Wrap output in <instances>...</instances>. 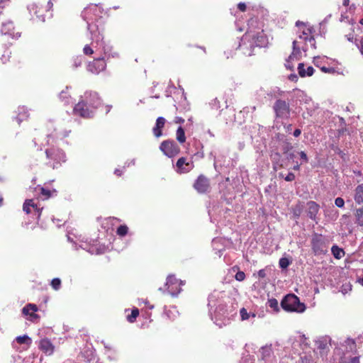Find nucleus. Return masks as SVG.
Segmentation results:
<instances>
[{
	"mask_svg": "<svg viewBox=\"0 0 363 363\" xmlns=\"http://www.w3.org/2000/svg\"><path fill=\"white\" fill-rule=\"evenodd\" d=\"M98 10L96 5H91L87 8H86L82 16L84 21L87 22V28L90 32L91 38L94 40L92 45L96 50H101V52H104V57L102 58L95 59L92 62H90L88 65L87 69L89 72L94 74H99L100 72L103 71L106 68V62L104 61V57H117L118 56V52H112V47L109 45H104V42L103 41V38L100 36V35H96L94 30V26H91L89 23V21L92 20V18L90 16L91 13L96 12Z\"/></svg>",
	"mask_w": 363,
	"mask_h": 363,
	"instance_id": "nucleus-1",
	"label": "nucleus"
},
{
	"mask_svg": "<svg viewBox=\"0 0 363 363\" xmlns=\"http://www.w3.org/2000/svg\"><path fill=\"white\" fill-rule=\"evenodd\" d=\"M100 104L101 100L97 93L86 91L81 96L78 104L75 105L74 113L83 118H90Z\"/></svg>",
	"mask_w": 363,
	"mask_h": 363,
	"instance_id": "nucleus-2",
	"label": "nucleus"
},
{
	"mask_svg": "<svg viewBox=\"0 0 363 363\" xmlns=\"http://www.w3.org/2000/svg\"><path fill=\"white\" fill-rule=\"evenodd\" d=\"M296 26H301V33L298 35V40H294L293 41V52L289 56V58H292L293 56L300 55L301 49L306 52L308 49L307 45V40L311 34V30L309 28H306V25L303 22L297 21L296 23Z\"/></svg>",
	"mask_w": 363,
	"mask_h": 363,
	"instance_id": "nucleus-3",
	"label": "nucleus"
},
{
	"mask_svg": "<svg viewBox=\"0 0 363 363\" xmlns=\"http://www.w3.org/2000/svg\"><path fill=\"white\" fill-rule=\"evenodd\" d=\"M223 297V293L217 291H214L208 297V306L210 308V311H211L213 308H216L214 310L215 313V323L218 325L219 327H222V324L218 323V316L224 315L225 312L220 313L224 309V306L221 304L220 298Z\"/></svg>",
	"mask_w": 363,
	"mask_h": 363,
	"instance_id": "nucleus-4",
	"label": "nucleus"
},
{
	"mask_svg": "<svg viewBox=\"0 0 363 363\" xmlns=\"http://www.w3.org/2000/svg\"><path fill=\"white\" fill-rule=\"evenodd\" d=\"M281 307L286 311L302 313L306 310L304 303L300 302L294 294L286 295L281 303Z\"/></svg>",
	"mask_w": 363,
	"mask_h": 363,
	"instance_id": "nucleus-5",
	"label": "nucleus"
},
{
	"mask_svg": "<svg viewBox=\"0 0 363 363\" xmlns=\"http://www.w3.org/2000/svg\"><path fill=\"white\" fill-rule=\"evenodd\" d=\"M244 40L250 41L255 47H265L268 43V39L263 30H249L244 35Z\"/></svg>",
	"mask_w": 363,
	"mask_h": 363,
	"instance_id": "nucleus-6",
	"label": "nucleus"
},
{
	"mask_svg": "<svg viewBox=\"0 0 363 363\" xmlns=\"http://www.w3.org/2000/svg\"><path fill=\"white\" fill-rule=\"evenodd\" d=\"M311 247L315 255L325 254L328 251V243L322 235L315 234L311 240Z\"/></svg>",
	"mask_w": 363,
	"mask_h": 363,
	"instance_id": "nucleus-7",
	"label": "nucleus"
},
{
	"mask_svg": "<svg viewBox=\"0 0 363 363\" xmlns=\"http://www.w3.org/2000/svg\"><path fill=\"white\" fill-rule=\"evenodd\" d=\"M182 285H184L183 281L177 279L174 275H169L165 284L168 293L172 296H177L180 293Z\"/></svg>",
	"mask_w": 363,
	"mask_h": 363,
	"instance_id": "nucleus-8",
	"label": "nucleus"
},
{
	"mask_svg": "<svg viewBox=\"0 0 363 363\" xmlns=\"http://www.w3.org/2000/svg\"><path fill=\"white\" fill-rule=\"evenodd\" d=\"M160 150L168 157L176 156L180 151L179 147L173 140H164L160 147Z\"/></svg>",
	"mask_w": 363,
	"mask_h": 363,
	"instance_id": "nucleus-9",
	"label": "nucleus"
},
{
	"mask_svg": "<svg viewBox=\"0 0 363 363\" xmlns=\"http://www.w3.org/2000/svg\"><path fill=\"white\" fill-rule=\"evenodd\" d=\"M46 155L48 159L53 160L55 162L52 164V168H56L61 162L66 161V155L63 151L60 149L51 148L46 150Z\"/></svg>",
	"mask_w": 363,
	"mask_h": 363,
	"instance_id": "nucleus-10",
	"label": "nucleus"
},
{
	"mask_svg": "<svg viewBox=\"0 0 363 363\" xmlns=\"http://www.w3.org/2000/svg\"><path fill=\"white\" fill-rule=\"evenodd\" d=\"M274 110L277 117L287 118L289 116V106L285 101L277 100L274 105Z\"/></svg>",
	"mask_w": 363,
	"mask_h": 363,
	"instance_id": "nucleus-11",
	"label": "nucleus"
},
{
	"mask_svg": "<svg viewBox=\"0 0 363 363\" xmlns=\"http://www.w3.org/2000/svg\"><path fill=\"white\" fill-rule=\"evenodd\" d=\"M260 359L265 363H273L275 361V356L272 349V345H265L260 348Z\"/></svg>",
	"mask_w": 363,
	"mask_h": 363,
	"instance_id": "nucleus-12",
	"label": "nucleus"
},
{
	"mask_svg": "<svg viewBox=\"0 0 363 363\" xmlns=\"http://www.w3.org/2000/svg\"><path fill=\"white\" fill-rule=\"evenodd\" d=\"M194 167V163L191 159L187 160L185 157H181L177 162V172L179 173H186L189 172Z\"/></svg>",
	"mask_w": 363,
	"mask_h": 363,
	"instance_id": "nucleus-13",
	"label": "nucleus"
},
{
	"mask_svg": "<svg viewBox=\"0 0 363 363\" xmlns=\"http://www.w3.org/2000/svg\"><path fill=\"white\" fill-rule=\"evenodd\" d=\"M38 311V307L35 304L28 303L22 309V313L27 319L30 321H35L38 318V315L35 313Z\"/></svg>",
	"mask_w": 363,
	"mask_h": 363,
	"instance_id": "nucleus-14",
	"label": "nucleus"
},
{
	"mask_svg": "<svg viewBox=\"0 0 363 363\" xmlns=\"http://www.w3.org/2000/svg\"><path fill=\"white\" fill-rule=\"evenodd\" d=\"M307 207V215L308 216L313 220L315 221L316 223L318 222V219L317 218V214L319 211L320 206L315 201H308L306 204Z\"/></svg>",
	"mask_w": 363,
	"mask_h": 363,
	"instance_id": "nucleus-15",
	"label": "nucleus"
},
{
	"mask_svg": "<svg viewBox=\"0 0 363 363\" xmlns=\"http://www.w3.org/2000/svg\"><path fill=\"white\" fill-rule=\"evenodd\" d=\"M209 181L208 179L203 176L200 175L194 183L195 189L199 193H205L209 189Z\"/></svg>",
	"mask_w": 363,
	"mask_h": 363,
	"instance_id": "nucleus-16",
	"label": "nucleus"
},
{
	"mask_svg": "<svg viewBox=\"0 0 363 363\" xmlns=\"http://www.w3.org/2000/svg\"><path fill=\"white\" fill-rule=\"evenodd\" d=\"M13 30L14 26L12 21H8L1 23V28L0 32L2 35H8L12 38L19 37V34L18 33H15Z\"/></svg>",
	"mask_w": 363,
	"mask_h": 363,
	"instance_id": "nucleus-17",
	"label": "nucleus"
},
{
	"mask_svg": "<svg viewBox=\"0 0 363 363\" xmlns=\"http://www.w3.org/2000/svg\"><path fill=\"white\" fill-rule=\"evenodd\" d=\"M242 43L239 44V48L242 53L247 56H251L253 54L254 45L250 41L245 40L244 37L241 40Z\"/></svg>",
	"mask_w": 363,
	"mask_h": 363,
	"instance_id": "nucleus-18",
	"label": "nucleus"
},
{
	"mask_svg": "<svg viewBox=\"0 0 363 363\" xmlns=\"http://www.w3.org/2000/svg\"><path fill=\"white\" fill-rule=\"evenodd\" d=\"M28 10L30 13V14L32 16L33 13L36 16V18L42 21H45V18L43 15L40 14L41 8L39 7V5L36 2H33L28 4Z\"/></svg>",
	"mask_w": 363,
	"mask_h": 363,
	"instance_id": "nucleus-19",
	"label": "nucleus"
},
{
	"mask_svg": "<svg viewBox=\"0 0 363 363\" xmlns=\"http://www.w3.org/2000/svg\"><path fill=\"white\" fill-rule=\"evenodd\" d=\"M166 120L163 117L157 118L155 126L153 128V134L156 138H160L162 135V129L164 128Z\"/></svg>",
	"mask_w": 363,
	"mask_h": 363,
	"instance_id": "nucleus-20",
	"label": "nucleus"
},
{
	"mask_svg": "<svg viewBox=\"0 0 363 363\" xmlns=\"http://www.w3.org/2000/svg\"><path fill=\"white\" fill-rule=\"evenodd\" d=\"M40 348L47 354H52L54 351V346L48 339H43L40 342Z\"/></svg>",
	"mask_w": 363,
	"mask_h": 363,
	"instance_id": "nucleus-21",
	"label": "nucleus"
},
{
	"mask_svg": "<svg viewBox=\"0 0 363 363\" xmlns=\"http://www.w3.org/2000/svg\"><path fill=\"white\" fill-rule=\"evenodd\" d=\"M298 74L301 77H305L306 76H311L313 74L314 69L309 66L305 69V66L303 63H299L298 66Z\"/></svg>",
	"mask_w": 363,
	"mask_h": 363,
	"instance_id": "nucleus-22",
	"label": "nucleus"
},
{
	"mask_svg": "<svg viewBox=\"0 0 363 363\" xmlns=\"http://www.w3.org/2000/svg\"><path fill=\"white\" fill-rule=\"evenodd\" d=\"M30 208H33L35 211H36L38 213V215H40V211L42 209H40L38 208L37 205L34 203L33 199H28L26 200V201L23 203V211L27 213H30Z\"/></svg>",
	"mask_w": 363,
	"mask_h": 363,
	"instance_id": "nucleus-23",
	"label": "nucleus"
},
{
	"mask_svg": "<svg viewBox=\"0 0 363 363\" xmlns=\"http://www.w3.org/2000/svg\"><path fill=\"white\" fill-rule=\"evenodd\" d=\"M354 191V199L355 202L358 204L363 203V184L358 185Z\"/></svg>",
	"mask_w": 363,
	"mask_h": 363,
	"instance_id": "nucleus-24",
	"label": "nucleus"
},
{
	"mask_svg": "<svg viewBox=\"0 0 363 363\" xmlns=\"http://www.w3.org/2000/svg\"><path fill=\"white\" fill-rule=\"evenodd\" d=\"M356 223L360 226H363V208H357L354 213Z\"/></svg>",
	"mask_w": 363,
	"mask_h": 363,
	"instance_id": "nucleus-25",
	"label": "nucleus"
},
{
	"mask_svg": "<svg viewBox=\"0 0 363 363\" xmlns=\"http://www.w3.org/2000/svg\"><path fill=\"white\" fill-rule=\"evenodd\" d=\"M331 251L333 256L337 259H340L345 255L343 250L340 248L337 245H333L331 248Z\"/></svg>",
	"mask_w": 363,
	"mask_h": 363,
	"instance_id": "nucleus-26",
	"label": "nucleus"
},
{
	"mask_svg": "<svg viewBox=\"0 0 363 363\" xmlns=\"http://www.w3.org/2000/svg\"><path fill=\"white\" fill-rule=\"evenodd\" d=\"M16 341L18 344H25L28 347H29L31 345L32 340L31 339L26 335H24L23 336H18L16 338Z\"/></svg>",
	"mask_w": 363,
	"mask_h": 363,
	"instance_id": "nucleus-27",
	"label": "nucleus"
},
{
	"mask_svg": "<svg viewBox=\"0 0 363 363\" xmlns=\"http://www.w3.org/2000/svg\"><path fill=\"white\" fill-rule=\"evenodd\" d=\"M177 140L180 143H184L186 140L184 130L182 127H179L177 130Z\"/></svg>",
	"mask_w": 363,
	"mask_h": 363,
	"instance_id": "nucleus-28",
	"label": "nucleus"
},
{
	"mask_svg": "<svg viewBox=\"0 0 363 363\" xmlns=\"http://www.w3.org/2000/svg\"><path fill=\"white\" fill-rule=\"evenodd\" d=\"M240 313L241 319L242 320L249 319L250 316H252V318L255 317V314H254V313L250 314V313H247V310L245 308H242L240 310Z\"/></svg>",
	"mask_w": 363,
	"mask_h": 363,
	"instance_id": "nucleus-29",
	"label": "nucleus"
},
{
	"mask_svg": "<svg viewBox=\"0 0 363 363\" xmlns=\"http://www.w3.org/2000/svg\"><path fill=\"white\" fill-rule=\"evenodd\" d=\"M138 315H139L138 309L134 308V309H133L131 314L130 315H128L127 319L130 323H133V322H135V320L136 318L138 316Z\"/></svg>",
	"mask_w": 363,
	"mask_h": 363,
	"instance_id": "nucleus-30",
	"label": "nucleus"
},
{
	"mask_svg": "<svg viewBox=\"0 0 363 363\" xmlns=\"http://www.w3.org/2000/svg\"><path fill=\"white\" fill-rule=\"evenodd\" d=\"M51 286L55 291L59 290L61 286V280L59 278L53 279L51 281Z\"/></svg>",
	"mask_w": 363,
	"mask_h": 363,
	"instance_id": "nucleus-31",
	"label": "nucleus"
},
{
	"mask_svg": "<svg viewBox=\"0 0 363 363\" xmlns=\"http://www.w3.org/2000/svg\"><path fill=\"white\" fill-rule=\"evenodd\" d=\"M69 95L68 93L65 91H62L60 94V99L62 101H65V104H67L69 103Z\"/></svg>",
	"mask_w": 363,
	"mask_h": 363,
	"instance_id": "nucleus-32",
	"label": "nucleus"
},
{
	"mask_svg": "<svg viewBox=\"0 0 363 363\" xmlns=\"http://www.w3.org/2000/svg\"><path fill=\"white\" fill-rule=\"evenodd\" d=\"M279 264L281 269H286L289 266L290 261L286 257H282L279 259Z\"/></svg>",
	"mask_w": 363,
	"mask_h": 363,
	"instance_id": "nucleus-33",
	"label": "nucleus"
},
{
	"mask_svg": "<svg viewBox=\"0 0 363 363\" xmlns=\"http://www.w3.org/2000/svg\"><path fill=\"white\" fill-rule=\"evenodd\" d=\"M269 306L274 311L279 310L278 301L275 298H271L268 301Z\"/></svg>",
	"mask_w": 363,
	"mask_h": 363,
	"instance_id": "nucleus-34",
	"label": "nucleus"
},
{
	"mask_svg": "<svg viewBox=\"0 0 363 363\" xmlns=\"http://www.w3.org/2000/svg\"><path fill=\"white\" fill-rule=\"evenodd\" d=\"M128 227L126 225H120L117 229V234L120 236H124L128 233Z\"/></svg>",
	"mask_w": 363,
	"mask_h": 363,
	"instance_id": "nucleus-35",
	"label": "nucleus"
},
{
	"mask_svg": "<svg viewBox=\"0 0 363 363\" xmlns=\"http://www.w3.org/2000/svg\"><path fill=\"white\" fill-rule=\"evenodd\" d=\"M41 194L45 196L46 199L50 197L53 194H56V191L53 190L52 191L45 189V188H41Z\"/></svg>",
	"mask_w": 363,
	"mask_h": 363,
	"instance_id": "nucleus-36",
	"label": "nucleus"
},
{
	"mask_svg": "<svg viewBox=\"0 0 363 363\" xmlns=\"http://www.w3.org/2000/svg\"><path fill=\"white\" fill-rule=\"evenodd\" d=\"M240 363H254V359L250 354H246L242 357Z\"/></svg>",
	"mask_w": 363,
	"mask_h": 363,
	"instance_id": "nucleus-37",
	"label": "nucleus"
},
{
	"mask_svg": "<svg viewBox=\"0 0 363 363\" xmlns=\"http://www.w3.org/2000/svg\"><path fill=\"white\" fill-rule=\"evenodd\" d=\"M335 204L338 208H343L345 206V201L341 197H337L335 199Z\"/></svg>",
	"mask_w": 363,
	"mask_h": 363,
	"instance_id": "nucleus-38",
	"label": "nucleus"
},
{
	"mask_svg": "<svg viewBox=\"0 0 363 363\" xmlns=\"http://www.w3.org/2000/svg\"><path fill=\"white\" fill-rule=\"evenodd\" d=\"M237 281H242L245 279V274L243 272H238L235 276Z\"/></svg>",
	"mask_w": 363,
	"mask_h": 363,
	"instance_id": "nucleus-39",
	"label": "nucleus"
},
{
	"mask_svg": "<svg viewBox=\"0 0 363 363\" xmlns=\"http://www.w3.org/2000/svg\"><path fill=\"white\" fill-rule=\"evenodd\" d=\"M302 363H315L311 356L305 355L301 357Z\"/></svg>",
	"mask_w": 363,
	"mask_h": 363,
	"instance_id": "nucleus-40",
	"label": "nucleus"
},
{
	"mask_svg": "<svg viewBox=\"0 0 363 363\" xmlns=\"http://www.w3.org/2000/svg\"><path fill=\"white\" fill-rule=\"evenodd\" d=\"M83 52L84 55H91L94 53V50L89 45H86L83 49Z\"/></svg>",
	"mask_w": 363,
	"mask_h": 363,
	"instance_id": "nucleus-41",
	"label": "nucleus"
},
{
	"mask_svg": "<svg viewBox=\"0 0 363 363\" xmlns=\"http://www.w3.org/2000/svg\"><path fill=\"white\" fill-rule=\"evenodd\" d=\"M310 44L311 48H315V41L314 38L311 35L307 40V45Z\"/></svg>",
	"mask_w": 363,
	"mask_h": 363,
	"instance_id": "nucleus-42",
	"label": "nucleus"
},
{
	"mask_svg": "<svg viewBox=\"0 0 363 363\" xmlns=\"http://www.w3.org/2000/svg\"><path fill=\"white\" fill-rule=\"evenodd\" d=\"M295 179V175L294 173H289L285 177V180L287 182H292Z\"/></svg>",
	"mask_w": 363,
	"mask_h": 363,
	"instance_id": "nucleus-43",
	"label": "nucleus"
},
{
	"mask_svg": "<svg viewBox=\"0 0 363 363\" xmlns=\"http://www.w3.org/2000/svg\"><path fill=\"white\" fill-rule=\"evenodd\" d=\"M299 155H300L301 159L303 162H308V157H307L306 154L304 152H303V151L300 152Z\"/></svg>",
	"mask_w": 363,
	"mask_h": 363,
	"instance_id": "nucleus-44",
	"label": "nucleus"
},
{
	"mask_svg": "<svg viewBox=\"0 0 363 363\" xmlns=\"http://www.w3.org/2000/svg\"><path fill=\"white\" fill-rule=\"evenodd\" d=\"M298 55L293 56V57H292V58H291V59L289 57V60H287V62H286V65H285L286 67L288 69H292V66L290 65L289 61H290V60H292V59H294V58H298Z\"/></svg>",
	"mask_w": 363,
	"mask_h": 363,
	"instance_id": "nucleus-45",
	"label": "nucleus"
},
{
	"mask_svg": "<svg viewBox=\"0 0 363 363\" xmlns=\"http://www.w3.org/2000/svg\"><path fill=\"white\" fill-rule=\"evenodd\" d=\"M321 60H322V58L320 57H314V59H313L314 65L315 66H317V67H319L320 64V62H321Z\"/></svg>",
	"mask_w": 363,
	"mask_h": 363,
	"instance_id": "nucleus-46",
	"label": "nucleus"
},
{
	"mask_svg": "<svg viewBox=\"0 0 363 363\" xmlns=\"http://www.w3.org/2000/svg\"><path fill=\"white\" fill-rule=\"evenodd\" d=\"M238 7L241 11H245L246 9V5L245 3H239Z\"/></svg>",
	"mask_w": 363,
	"mask_h": 363,
	"instance_id": "nucleus-47",
	"label": "nucleus"
},
{
	"mask_svg": "<svg viewBox=\"0 0 363 363\" xmlns=\"http://www.w3.org/2000/svg\"><path fill=\"white\" fill-rule=\"evenodd\" d=\"M317 344H318V347L321 350H324L327 345L326 343H323L321 341L318 342Z\"/></svg>",
	"mask_w": 363,
	"mask_h": 363,
	"instance_id": "nucleus-48",
	"label": "nucleus"
},
{
	"mask_svg": "<svg viewBox=\"0 0 363 363\" xmlns=\"http://www.w3.org/2000/svg\"><path fill=\"white\" fill-rule=\"evenodd\" d=\"M258 277L259 278H264L266 277V272H265V270L264 269H260L259 272H258Z\"/></svg>",
	"mask_w": 363,
	"mask_h": 363,
	"instance_id": "nucleus-49",
	"label": "nucleus"
},
{
	"mask_svg": "<svg viewBox=\"0 0 363 363\" xmlns=\"http://www.w3.org/2000/svg\"><path fill=\"white\" fill-rule=\"evenodd\" d=\"M81 64H82V57H78V58H77L75 60V61H74V66L76 67H77L80 66Z\"/></svg>",
	"mask_w": 363,
	"mask_h": 363,
	"instance_id": "nucleus-50",
	"label": "nucleus"
},
{
	"mask_svg": "<svg viewBox=\"0 0 363 363\" xmlns=\"http://www.w3.org/2000/svg\"><path fill=\"white\" fill-rule=\"evenodd\" d=\"M27 117H28V115L26 114V113H25V114L23 116H21L20 114L19 116L17 118L18 123H20L24 118H26Z\"/></svg>",
	"mask_w": 363,
	"mask_h": 363,
	"instance_id": "nucleus-51",
	"label": "nucleus"
},
{
	"mask_svg": "<svg viewBox=\"0 0 363 363\" xmlns=\"http://www.w3.org/2000/svg\"><path fill=\"white\" fill-rule=\"evenodd\" d=\"M320 69L325 72V73H330L333 71V69L331 68H328V67H320Z\"/></svg>",
	"mask_w": 363,
	"mask_h": 363,
	"instance_id": "nucleus-52",
	"label": "nucleus"
},
{
	"mask_svg": "<svg viewBox=\"0 0 363 363\" xmlns=\"http://www.w3.org/2000/svg\"><path fill=\"white\" fill-rule=\"evenodd\" d=\"M184 122V119H183L181 117H176L175 118V123H183Z\"/></svg>",
	"mask_w": 363,
	"mask_h": 363,
	"instance_id": "nucleus-53",
	"label": "nucleus"
},
{
	"mask_svg": "<svg viewBox=\"0 0 363 363\" xmlns=\"http://www.w3.org/2000/svg\"><path fill=\"white\" fill-rule=\"evenodd\" d=\"M301 133V130H300V129H296V130H294V135L295 137H298V136H299V135H300Z\"/></svg>",
	"mask_w": 363,
	"mask_h": 363,
	"instance_id": "nucleus-54",
	"label": "nucleus"
},
{
	"mask_svg": "<svg viewBox=\"0 0 363 363\" xmlns=\"http://www.w3.org/2000/svg\"><path fill=\"white\" fill-rule=\"evenodd\" d=\"M53 6V3H52V0H50L48 2V5H47V10H50Z\"/></svg>",
	"mask_w": 363,
	"mask_h": 363,
	"instance_id": "nucleus-55",
	"label": "nucleus"
},
{
	"mask_svg": "<svg viewBox=\"0 0 363 363\" xmlns=\"http://www.w3.org/2000/svg\"><path fill=\"white\" fill-rule=\"evenodd\" d=\"M289 79L291 81H296L297 80V76L296 74H291L289 76Z\"/></svg>",
	"mask_w": 363,
	"mask_h": 363,
	"instance_id": "nucleus-56",
	"label": "nucleus"
},
{
	"mask_svg": "<svg viewBox=\"0 0 363 363\" xmlns=\"http://www.w3.org/2000/svg\"><path fill=\"white\" fill-rule=\"evenodd\" d=\"M114 174H116L117 176H121L122 174V172L118 169H116L114 171Z\"/></svg>",
	"mask_w": 363,
	"mask_h": 363,
	"instance_id": "nucleus-57",
	"label": "nucleus"
},
{
	"mask_svg": "<svg viewBox=\"0 0 363 363\" xmlns=\"http://www.w3.org/2000/svg\"><path fill=\"white\" fill-rule=\"evenodd\" d=\"M360 52L363 55V38L362 39L360 42Z\"/></svg>",
	"mask_w": 363,
	"mask_h": 363,
	"instance_id": "nucleus-58",
	"label": "nucleus"
},
{
	"mask_svg": "<svg viewBox=\"0 0 363 363\" xmlns=\"http://www.w3.org/2000/svg\"><path fill=\"white\" fill-rule=\"evenodd\" d=\"M354 360H357V363H359V358L355 357H353L352 359H351V362L350 363H354Z\"/></svg>",
	"mask_w": 363,
	"mask_h": 363,
	"instance_id": "nucleus-59",
	"label": "nucleus"
},
{
	"mask_svg": "<svg viewBox=\"0 0 363 363\" xmlns=\"http://www.w3.org/2000/svg\"><path fill=\"white\" fill-rule=\"evenodd\" d=\"M349 3H350V0H343V2H342V4L345 6H347L349 5Z\"/></svg>",
	"mask_w": 363,
	"mask_h": 363,
	"instance_id": "nucleus-60",
	"label": "nucleus"
},
{
	"mask_svg": "<svg viewBox=\"0 0 363 363\" xmlns=\"http://www.w3.org/2000/svg\"><path fill=\"white\" fill-rule=\"evenodd\" d=\"M299 168H300V164H296V165H294V168H293V169H294V170H298V169H299Z\"/></svg>",
	"mask_w": 363,
	"mask_h": 363,
	"instance_id": "nucleus-61",
	"label": "nucleus"
},
{
	"mask_svg": "<svg viewBox=\"0 0 363 363\" xmlns=\"http://www.w3.org/2000/svg\"><path fill=\"white\" fill-rule=\"evenodd\" d=\"M211 106H212L213 108H215L216 109H218L220 107L219 104H211Z\"/></svg>",
	"mask_w": 363,
	"mask_h": 363,
	"instance_id": "nucleus-62",
	"label": "nucleus"
},
{
	"mask_svg": "<svg viewBox=\"0 0 363 363\" xmlns=\"http://www.w3.org/2000/svg\"><path fill=\"white\" fill-rule=\"evenodd\" d=\"M294 155L293 153H291V154L289 155L288 158L289 159H294Z\"/></svg>",
	"mask_w": 363,
	"mask_h": 363,
	"instance_id": "nucleus-63",
	"label": "nucleus"
},
{
	"mask_svg": "<svg viewBox=\"0 0 363 363\" xmlns=\"http://www.w3.org/2000/svg\"><path fill=\"white\" fill-rule=\"evenodd\" d=\"M359 283L362 286H363V276L362 278L359 279Z\"/></svg>",
	"mask_w": 363,
	"mask_h": 363,
	"instance_id": "nucleus-64",
	"label": "nucleus"
}]
</instances>
